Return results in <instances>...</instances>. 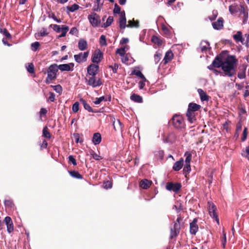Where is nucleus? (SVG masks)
Masks as SVG:
<instances>
[{
    "instance_id": "2f4dec72",
    "label": "nucleus",
    "mask_w": 249,
    "mask_h": 249,
    "mask_svg": "<svg viewBox=\"0 0 249 249\" xmlns=\"http://www.w3.org/2000/svg\"><path fill=\"white\" fill-rule=\"evenodd\" d=\"M132 74L135 75L139 77L140 78H141V79H142V80H143L144 81H146V79L145 76H144V75L139 70H134L132 72Z\"/></svg>"
},
{
    "instance_id": "7ed1b4c3",
    "label": "nucleus",
    "mask_w": 249,
    "mask_h": 249,
    "mask_svg": "<svg viewBox=\"0 0 249 249\" xmlns=\"http://www.w3.org/2000/svg\"><path fill=\"white\" fill-rule=\"evenodd\" d=\"M172 122L173 126L176 128L181 129L185 126L184 119L181 115H174L172 117Z\"/></svg>"
},
{
    "instance_id": "f257e3e1",
    "label": "nucleus",
    "mask_w": 249,
    "mask_h": 249,
    "mask_svg": "<svg viewBox=\"0 0 249 249\" xmlns=\"http://www.w3.org/2000/svg\"><path fill=\"white\" fill-rule=\"evenodd\" d=\"M237 61L235 56L230 55L227 51H223L219 54V68H221L223 75L232 77L235 74Z\"/></svg>"
},
{
    "instance_id": "bb28decb",
    "label": "nucleus",
    "mask_w": 249,
    "mask_h": 249,
    "mask_svg": "<svg viewBox=\"0 0 249 249\" xmlns=\"http://www.w3.org/2000/svg\"><path fill=\"white\" fill-rule=\"evenodd\" d=\"M197 91L200 95V99L202 101L208 100V96L206 94V92H204L202 89H198Z\"/></svg>"
},
{
    "instance_id": "b1692460",
    "label": "nucleus",
    "mask_w": 249,
    "mask_h": 249,
    "mask_svg": "<svg viewBox=\"0 0 249 249\" xmlns=\"http://www.w3.org/2000/svg\"><path fill=\"white\" fill-rule=\"evenodd\" d=\"M151 184V181H149L148 179H144L140 182V187L143 189H147Z\"/></svg>"
},
{
    "instance_id": "4d7b16f0",
    "label": "nucleus",
    "mask_w": 249,
    "mask_h": 249,
    "mask_svg": "<svg viewBox=\"0 0 249 249\" xmlns=\"http://www.w3.org/2000/svg\"><path fill=\"white\" fill-rule=\"evenodd\" d=\"M218 12L216 10H213V15L209 17V18L210 20L213 21L215 20L217 16Z\"/></svg>"
},
{
    "instance_id": "9d476101",
    "label": "nucleus",
    "mask_w": 249,
    "mask_h": 249,
    "mask_svg": "<svg viewBox=\"0 0 249 249\" xmlns=\"http://www.w3.org/2000/svg\"><path fill=\"white\" fill-rule=\"evenodd\" d=\"M74 64L73 63L68 64H60L57 65L58 70L61 71H71L73 70Z\"/></svg>"
},
{
    "instance_id": "13d9d810",
    "label": "nucleus",
    "mask_w": 249,
    "mask_h": 249,
    "mask_svg": "<svg viewBox=\"0 0 249 249\" xmlns=\"http://www.w3.org/2000/svg\"><path fill=\"white\" fill-rule=\"evenodd\" d=\"M116 53H118L120 56H124L125 53V49L123 48L118 49L116 50Z\"/></svg>"
},
{
    "instance_id": "052dcab7",
    "label": "nucleus",
    "mask_w": 249,
    "mask_h": 249,
    "mask_svg": "<svg viewBox=\"0 0 249 249\" xmlns=\"http://www.w3.org/2000/svg\"><path fill=\"white\" fill-rule=\"evenodd\" d=\"M240 14L241 15H243L244 17L245 18V19L248 18V14L246 11V10H245L244 7H243V6L241 7V11H240Z\"/></svg>"
},
{
    "instance_id": "6e6552de",
    "label": "nucleus",
    "mask_w": 249,
    "mask_h": 249,
    "mask_svg": "<svg viewBox=\"0 0 249 249\" xmlns=\"http://www.w3.org/2000/svg\"><path fill=\"white\" fill-rule=\"evenodd\" d=\"M181 188V185L180 183H174L172 182H167L166 185V189L170 191H173L175 193H178Z\"/></svg>"
},
{
    "instance_id": "a211bd4d",
    "label": "nucleus",
    "mask_w": 249,
    "mask_h": 249,
    "mask_svg": "<svg viewBox=\"0 0 249 249\" xmlns=\"http://www.w3.org/2000/svg\"><path fill=\"white\" fill-rule=\"evenodd\" d=\"M184 160L183 158H180L179 160L176 162L173 166V169L175 171H179L183 167Z\"/></svg>"
},
{
    "instance_id": "864d4df0",
    "label": "nucleus",
    "mask_w": 249,
    "mask_h": 249,
    "mask_svg": "<svg viewBox=\"0 0 249 249\" xmlns=\"http://www.w3.org/2000/svg\"><path fill=\"white\" fill-rule=\"evenodd\" d=\"M103 186L104 188L105 189H109L112 187V183L111 181L108 180L104 183Z\"/></svg>"
},
{
    "instance_id": "c9c22d12",
    "label": "nucleus",
    "mask_w": 249,
    "mask_h": 249,
    "mask_svg": "<svg viewBox=\"0 0 249 249\" xmlns=\"http://www.w3.org/2000/svg\"><path fill=\"white\" fill-rule=\"evenodd\" d=\"M151 41L155 44H157L159 46L162 45V41L157 36H154L151 38Z\"/></svg>"
},
{
    "instance_id": "423d86ee",
    "label": "nucleus",
    "mask_w": 249,
    "mask_h": 249,
    "mask_svg": "<svg viewBox=\"0 0 249 249\" xmlns=\"http://www.w3.org/2000/svg\"><path fill=\"white\" fill-rule=\"evenodd\" d=\"M88 18L90 23L94 27L98 26L100 23L101 20L100 17L96 13H92L91 15L88 16Z\"/></svg>"
},
{
    "instance_id": "4468645a",
    "label": "nucleus",
    "mask_w": 249,
    "mask_h": 249,
    "mask_svg": "<svg viewBox=\"0 0 249 249\" xmlns=\"http://www.w3.org/2000/svg\"><path fill=\"white\" fill-rule=\"evenodd\" d=\"M4 222L7 226V230L9 233L12 232L14 230L13 221L9 216H6L4 218Z\"/></svg>"
},
{
    "instance_id": "774afa93",
    "label": "nucleus",
    "mask_w": 249,
    "mask_h": 249,
    "mask_svg": "<svg viewBox=\"0 0 249 249\" xmlns=\"http://www.w3.org/2000/svg\"><path fill=\"white\" fill-rule=\"evenodd\" d=\"M4 204L6 206L9 207H12L13 205V203L12 201L10 200H5L4 201Z\"/></svg>"
},
{
    "instance_id": "9b49d317",
    "label": "nucleus",
    "mask_w": 249,
    "mask_h": 249,
    "mask_svg": "<svg viewBox=\"0 0 249 249\" xmlns=\"http://www.w3.org/2000/svg\"><path fill=\"white\" fill-rule=\"evenodd\" d=\"M99 70V66L95 64H90L88 67L87 71L89 75L91 76L96 75Z\"/></svg>"
},
{
    "instance_id": "4be33fe9",
    "label": "nucleus",
    "mask_w": 249,
    "mask_h": 249,
    "mask_svg": "<svg viewBox=\"0 0 249 249\" xmlns=\"http://www.w3.org/2000/svg\"><path fill=\"white\" fill-rule=\"evenodd\" d=\"M186 116L187 117L188 120L191 123H193L196 121L194 112L188 109L186 112Z\"/></svg>"
},
{
    "instance_id": "c756f323",
    "label": "nucleus",
    "mask_w": 249,
    "mask_h": 249,
    "mask_svg": "<svg viewBox=\"0 0 249 249\" xmlns=\"http://www.w3.org/2000/svg\"><path fill=\"white\" fill-rule=\"evenodd\" d=\"M184 156L185 157V164H190L192 157V153L190 152L187 151L185 153Z\"/></svg>"
},
{
    "instance_id": "ea45409f",
    "label": "nucleus",
    "mask_w": 249,
    "mask_h": 249,
    "mask_svg": "<svg viewBox=\"0 0 249 249\" xmlns=\"http://www.w3.org/2000/svg\"><path fill=\"white\" fill-rule=\"evenodd\" d=\"M79 8V6L76 4H74L71 6H68L67 7V10L71 12H74L76 10H78Z\"/></svg>"
},
{
    "instance_id": "a19ab883",
    "label": "nucleus",
    "mask_w": 249,
    "mask_h": 249,
    "mask_svg": "<svg viewBox=\"0 0 249 249\" xmlns=\"http://www.w3.org/2000/svg\"><path fill=\"white\" fill-rule=\"evenodd\" d=\"M221 246L223 248H225V245L227 242V239H226V233L223 231V235L221 237Z\"/></svg>"
},
{
    "instance_id": "5fc2aeb1",
    "label": "nucleus",
    "mask_w": 249,
    "mask_h": 249,
    "mask_svg": "<svg viewBox=\"0 0 249 249\" xmlns=\"http://www.w3.org/2000/svg\"><path fill=\"white\" fill-rule=\"evenodd\" d=\"M79 105V104L78 102H76L74 104H73L72 107V110L73 112L76 113L78 111Z\"/></svg>"
},
{
    "instance_id": "412c9836",
    "label": "nucleus",
    "mask_w": 249,
    "mask_h": 249,
    "mask_svg": "<svg viewBox=\"0 0 249 249\" xmlns=\"http://www.w3.org/2000/svg\"><path fill=\"white\" fill-rule=\"evenodd\" d=\"M126 19L124 13H121V17L119 19V26L121 29H124L127 25H126Z\"/></svg>"
},
{
    "instance_id": "f3484780",
    "label": "nucleus",
    "mask_w": 249,
    "mask_h": 249,
    "mask_svg": "<svg viewBox=\"0 0 249 249\" xmlns=\"http://www.w3.org/2000/svg\"><path fill=\"white\" fill-rule=\"evenodd\" d=\"M210 48L209 43L207 41H202L200 44V46L198 50L201 52H206Z\"/></svg>"
},
{
    "instance_id": "f8f14e48",
    "label": "nucleus",
    "mask_w": 249,
    "mask_h": 249,
    "mask_svg": "<svg viewBox=\"0 0 249 249\" xmlns=\"http://www.w3.org/2000/svg\"><path fill=\"white\" fill-rule=\"evenodd\" d=\"M180 229V223H175L173 227L171 228V237L173 238L178 235Z\"/></svg>"
},
{
    "instance_id": "2eb2a0df",
    "label": "nucleus",
    "mask_w": 249,
    "mask_h": 249,
    "mask_svg": "<svg viewBox=\"0 0 249 249\" xmlns=\"http://www.w3.org/2000/svg\"><path fill=\"white\" fill-rule=\"evenodd\" d=\"M208 68L210 70L213 71L216 75L218 74V71L215 69L216 68H218V54L215 57L212 64L208 66Z\"/></svg>"
},
{
    "instance_id": "72a5a7b5",
    "label": "nucleus",
    "mask_w": 249,
    "mask_h": 249,
    "mask_svg": "<svg viewBox=\"0 0 249 249\" xmlns=\"http://www.w3.org/2000/svg\"><path fill=\"white\" fill-rule=\"evenodd\" d=\"M113 21V17L112 16H109L107 18L106 22L102 24V27L106 28V27L109 26L111 24V23H112Z\"/></svg>"
},
{
    "instance_id": "de8ad7c7",
    "label": "nucleus",
    "mask_w": 249,
    "mask_h": 249,
    "mask_svg": "<svg viewBox=\"0 0 249 249\" xmlns=\"http://www.w3.org/2000/svg\"><path fill=\"white\" fill-rule=\"evenodd\" d=\"M50 27H52L54 31L57 33H59L61 32V27L60 26L58 25L57 24H51L50 25Z\"/></svg>"
},
{
    "instance_id": "09e8293b",
    "label": "nucleus",
    "mask_w": 249,
    "mask_h": 249,
    "mask_svg": "<svg viewBox=\"0 0 249 249\" xmlns=\"http://www.w3.org/2000/svg\"><path fill=\"white\" fill-rule=\"evenodd\" d=\"M161 54L159 53H156L154 55V62L155 64H157L159 62L161 59Z\"/></svg>"
},
{
    "instance_id": "39448f33",
    "label": "nucleus",
    "mask_w": 249,
    "mask_h": 249,
    "mask_svg": "<svg viewBox=\"0 0 249 249\" xmlns=\"http://www.w3.org/2000/svg\"><path fill=\"white\" fill-rule=\"evenodd\" d=\"M87 84L92 88L100 87L103 84L100 78L97 79L95 75L91 76L88 79H86Z\"/></svg>"
},
{
    "instance_id": "dca6fc26",
    "label": "nucleus",
    "mask_w": 249,
    "mask_h": 249,
    "mask_svg": "<svg viewBox=\"0 0 249 249\" xmlns=\"http://www.w3.org/2000/svg\"><path fill=\"white\" fill-rule=\"evenodd\" d=\"M174 54L171 51H167L164 55V58L162 60V63L164 65H166L167 63L169 62L173 58Z\"/></svg>"
},
{
    "instance_id": "69168bd1",
    "label": "nucleus",
    "mask_w": 249,
    "mask_h": 249,
    "mask_svg": "<svg viewBox=\"0 0 249 249\" xmlns=\"http://www.w3.org/2000/svg\"><path fill=\"white\" fill-rule=\"evenodd\" d=\"M121 11V8L117 3L115 4L113 12L115 14H119Z\"/></svg>"
},
{
    "instance_id": "aec40b11",
    "label": "nucleus",
    "mask_w": 249,
    "mask_h": 249,
    "mask_svg": "<svg viewBox=\"0 0 249 249\" xmlns=\"http://www.w3.org/2000/svg\"><path fill=\"white\" fill-rule=\"evenodd\" d=\"M78 47L80 51L86 50L88 48L87 41L83 38L80 39L78 43Z\"/></svg>"
},
{
    "instance_id": "ddd939ff",
    "label": "nucleus",
    "mask_w": 249,
    "mask_h": 249,
    "mask_svg": "<svg viewBox=\"0 0 249 249\" xmlns=\"http://www.w3.org/2000/svg\"><path fill=\"white\" fill-rule=\"evenodd\" d=\"M197 219L194 218L193 221L190 224V232L191 234L195 235L198 231V227L197 225Z\"/></svg>"
},
{
    "instance_id": "393cba45",
    "label": "nucleus",
    "mask_w": 249,
    "mask_h": 249,
    "mask_svg": "<svg viewBox=\"0 0 249 249\" xmlns=\"http://www.w3.org/2000/svg\"><path fill=\"white\" fill-rule=\"evenodd\" d=\"M80 101L82 103V104L84 106V107L86 110H87L89 112H95V113L97 112V111H94L92 108V107L90 106V105L89 104H88L85 100L81 99L80 100Z\"/></svg>"
},
{
    "instance_id": "680f3d73",
    "label": "nucleus",
    "mask_w": 249,
    "mask_h": 249,
    "mask_svg": "<svg viewBox=\"0 0 249 249\" xmlns=\"http://www.w3.org/2000/svg\"><path fill=\"white\" fill-rule=\"evenodd\" d=\"M240 14L241 15H243L244 17L245 18V19L248 18V14L246 11V10H245L244 7H243V6L241 7V11H240Z\"/></svg>"
},
{
    "instance_id": "338daca9",
    "label": "nucleus",
    "mask_w": 249,
    "mask_h": 249,
    "mask_svg": "<svg viewBox=\"0 0 249 249\" xmlns=\"http://www.w3.org/2000/svg\"><path fill=\"white\" fill-rule=\"evenodd\" d=\"M173 209H175L176 210V211L178 213L182 210V207L181 206V204H179L178 205H174Z\"/></svg>"
},
{
    "instance_id": "e2e57ef3",
    "label": "nucleus",
    "mask_w": 249,
    "mask_h": 249,
    "mask_svg": "<svg viewBox=\"0 0 249 249\" xmlns=\"http://www.w3.org/2000/svg\"><path fill=\"white\" fill-rule=\"evenodd\" d=\"M68 159L69 162H71L73 165H76L77 164L76 160L73 156H69Z\"/></svg>"
},
{
    "instance_id": "f704fd0d",
    "label": "nucleus",
    "mask_w": 249,
    "mask_h": 249,
    "mask_svg": "<svg viewBox=\"0 0 249 249\" xmlns=\"http://www.w3.org/2000/svg\"><path fill=\"white\" fill-rule=\"evenodd\" d=\"M246 68L244 67H243L242 70H240L238 73L237 76L240 79L245 78L246 77Z\"/></svg>"
},
{
    "instance_id": "603ef678",
    "label": "nucleus",
    "mask_w": 249,
    "mask_h": 249,
    "mask_svg": "<svg viewBox=\"0 0 249 249\" xmlns=\"http://www.w3.org/2000/svg\"><path fill=\"white\" fill-rule=\"evenodd\" d=\"M109 67L112 69L113 73H117V70L119 67V65L118 64L114 63L113 65L109 66Z\"/></svg>"
},
{
    "instance_id": "8fccbe9b",
    "label": "nucleus",
    "mask_w": 249,
    "mask_h": 249,
    "mask_svg": "<svg viewBox=\"0 0 249 249\" xmlns=\"http://www.w3.org/2000/svg\"><path fill=\"white\" fill-rule=\"evenodd\" d=\"M39 45H40V44L38 42L36 41L34 43H33L31 44V47H32V50L34 51H36L38 49Z\"/></svg>"
},
{
    "instance_id": "f03ea898",
    "label": "nucleus",
    "mask_w": 249,
    "mask_h": 249,
    "mask_svg": "<svg viewBox=\"0 0 249 249\" xmlns=\"http://www.w3.org/2000/svg\"><path fill=\"white\" fill-rule=\"evenodd\" d=\"M58 68L57 65L53 64L50 66L47 70V77L45 80L47 84H49L52 80L56 78V73L58 71Z\"/></svg>"
},
{
    "instance_id": "e433bc0d",
    "label": "nucleus",
    "mask_w": 249,
    "mask_h": 249,
    "mask_svg": "<svg viewBox=\"0 0 249 249\" xmlns=\"http://www.w3.org/2000/svg\"><path fill=\"white\" fill-rule=\"evenodd\" d=\"M42 136L48 139H50L51 137V134L48 131V128L46 126L44 127L43 129Z\"/></svg>"
},
{
    "instance_id": "49530a36",
    "label": "nucleus",
    "mask_w": 249,
    "mask_h": 249,
    "mask_svg": "<svg viewBox=\"0 0 249 249\" xmlns=\"http://www.w3.org/2000/svg\"><path fill=\"white\" fill-rule=\"evenodd\" d=\"M191 171V166L190 164H185L184 167L183 168V174L186 176Z\"/></svg>"
},
{
    "instance_id": "7c9ffc66",
    "label": "nucleus",
    "mask_w": 249,
    "mask_h": 249,
    "mask_svg": "<svg viewBox=\"0 0 249 249\" xmlns=\"http://www.w3.org/2000/svg\"><path fill=\"white\" fill-rule=\"evenodd\" d=\"M61 29H62L61 30V32H62V33L59 36V37L65 36L67 32L69 31V28L67 25H63L61 26Z\"/></svg>"
},
{
    "instance_id": "1a4fd4ad",
    "label": "nucleus",
    "mask_w": 249,
    "mask_h": 249,
    "mask_svg": "<svg viewBox=\"0 0 249 249\" xmlns=\"http://www.w3.org/2000/svg\"><path fill=\"white\" fill-rule=\"evenodd\" d=\"M103 53L99 49L96 50L92 55V61L93 63H99L103 58Z\"/></svg>"
},
{
    "instance_id": "bf43d9fd",
    "label": "nucleus",
    "mask_w": 249,
    "mask_h": 249,
    "mask_svg": "<svg viewBox=\"0 0 249 249\" xmlns=\"http://www.w3.org/2000/svg\"><path fill=\"white\" fill-rule=\"evenodd\" d=\"M48 100L50 102H54L55 100V94L52 92H49V97H48Z\"/></svg>"
},
{
    "instance_id": "0eeeda50",
    "label": "nucleus",
    "mask_w": 249,
    "mask_h": 249,
    "mask_svg": "<svg viewBox=\"0 0 249 249\" xmlns=\"http://www.w3.org/2000/svg\"><path fill=\"white\" fill-rule=\"evenodd\" d=\"M89 53V51L84 53H79L75 54L74 55V59L75 61L78 63L85 62L87 61Z\"/></svg>"
},
{
    "instance_id": "cd10ccee",
    "label": "nucleus",
    "mask_w": 249,
    "mask_h": 249,
    "mask_svg": "<svg viewBox=\"0 0 249 249\" xmlns=\"http://www.w3.org/2000/svg\"><path fill=\"white\" fill-rule=\"evenodd\" d=\"M130 99L137 103H142V98L141 96L136 94L131 95Z\"/></svg>"
},
{
    "instance_id": "6e6d98bb",
    "label": "nucleus",
    "mask_w": 249,
    "mask_h": 249,
    "mask_svg": "<svg viewBox=\"0 0 249 249\" xmlns=\"http://www.w3.org/2000/svg\"><path fill=\"white\" fill-rule=\"evenodd\" d=\"M105 100V98L104 96H101L99 98H96L95 99V100L93 101V103L95 105H99L103 101Z\"/></svg>"
},
{
    "instance_id": "0e129e2a",
    "label": "nucleus",
    "mask_w": 249,
    "mask_h": 249,
    "mask_svg": "<svg viewBox=\"0 0 249 249\" xmlns=\"http://www.w3.org/2000/svg\"><path fill=\"white\" fill-rule=\"evenodd\" d=\"M248 129L247 127H245L244 129L243 133V136L242 137V141H244L247 139V133H248Z\"/></svg>"
},
{
    "instance_id": "37998d69",
    "label": "nucleus",
    "mask_w": 249,
    "mask_h": 249,
    "mask_svg": "<svg viewBox=\"0 0 249 249\" xmlns=\"http://www.w3.org/2000/svg\"><path fill=\"white\" fill-rule=\"evenodd\" d=\"M90 155L92 157L96 160H99L103 159V157L100 156L99 155L96 154L94 151H92L90 152Z\"/></svg>"
},
{
    "instance_id": "6ab92c4d",
    "label": "nucleus",
    "mask_w": 249,
    "mask_h": 249,
    "mask_svg": "<svg viewBox=\"0 0 249 249\" xmlns=\"http://www.w3.org/2000/svg\"><path fill=\"white\" fill-rule=\"evenodd\" d=\"M233 38L236 43L240 42L242 44H244L245 39L243 37L241 31H238L236 34L234 35Z\"/></svg>"
},
{
    "instance_id": "a878e982",
    "label": "nucleus",
    "mask_w": 249,
    "mask_h": 249,
    "mask_svg": "<svg viewBox=\"0 0 249 249\" xmlns=\"http://www.w3.org/2000/svg\"><path fill=\"white\" fill-rule=\"evenodd\" d=\"M200 107V106L199 105H197L196 103H191L189 104L188 109L193 112H195L196 111L198 110Z\"/></svg>"
},
{
    "instance_id": "79ce46f5",
    "label": "nucleus",
    "mask_w": 249,
    "mask_h": 249,
    "mask_svg": "<svg viewBox=\"0 0 249 249\" xmlns=\"http://www.w3.org/2000/svg\"><path fill=\"white\" fill-rule=\"evenodd\" d=\"M51 87H52L54 90H55L56 92L59 94H61L62 92V88L60 85H57L56 86L51 85Z\"/></svg>"
},
{
    "instance_id": "3c124183",
    "label": "nucleus",
    "mask_w": 249,
    "mask_h": 249,
    "mask_svg": "<svg viewBox=\"0 0 249 249\" xmlns=\"http://www.w3.org/2000/svg\"><path fill=\"white\" fill-rule=\"evenodd\" d=\"M47 29L45 28H42L39 32V34L41 36H44L48 35Z\"/></svg>"
},
{
    "instance_id": "20e7f679",
    "label": "nucleus",
    "mask_w": 249,
    "mask_h": 249,
    "mask_svg": "<svg viewBox=\"0 0 249 249\" xmlns=\"http://www.w3.org/2000/svg\"><path fill=\"white\" fill-rule=\"evenodd\" d=\"M209 213L212 217L218 223V215L217 213L216 206L213 202H208Z\"/></svg>"
},
{
    "instance_id": "4c0bfd02",
    "label": "nucleus",
    "mask_w": 249,
    "mask_h": 249,
    "mask_svg": "<svg viewBox=\"0 0 249 249\" xmlns=\"http://www.w3.org/2000/svg\"><path fill=\"white\" fill-rule=\"evenodd\" d=\"M27 71L30 73H34L35 71L34 66L33 63H29L26 66Z\"/></svg>"
},
{
    "instance_id": "a18cd8bd",
    "label": "nucleus",
    "mask_w": 249,
    "mask_h": 249,
    "mask_svg": "<svg viewBox=\"0 0 249 249\" xmlns=\"http://www.w3.org/2000/svg\"><path fill=\"white\" fill-rule=\"evenodd\" d=\"M0 33H2L3 35H4L6 37L9 39H11L12 36L8 32L6 29L4 28L2 29L0 28Z\"/></svg>"
},
{
    "instance_id": "5701e85b",
    "label": "nucleus",
    "mask_w": 249,
    "mask_h": 249,
    "mask_svg": "<svg viewBox=\"0 0 249 249\" xmlns=\"http://www.w3.org/2000/svg\"><path fill=\"white\" fill-rule=\"evenodd\" d=\"M101 142V136L99 133L94 134L92 138V142L95 145L99 144Z\"/></svg>"
},
{
    "instance_id": "473e14b6",
    "label": "nucleus",
    "mask_w": 249,
    "mask_h": 249,
    "mask_svg": "<svg viewBox=\"0 0 249 249\" xmlns=\"http://www.w3.org/2000/svg\"><path fill=\"white\" fill-rule=\"evenodd\" d=\"M139 26V22L138 20L134 21V20H129L128 21V24L127 25V27H136L138 28Z\"/></svg>"
},
{
    "instance_id": "c03bdc74",
    "label": "nucleus",
    "mask_w": 249,
    "mask_h": 249,
    "mask_svg": "<svg viewBox=\"0 0 249 249\" xmlns=\"http://www.w3.org/2000/svg\"><path fill=\"white\" fill-rule=\"evenodd\" d=\"M100 44L102 46H106L107 45L106 36L104 35H101L100 37Z\"/></svg>"
},
{
    "instance_id": "58836bf2",
    "label": "nucleus",
    "mask_w": 249,
    "mask_h": 249,
    "mask_svg": "<svg viewBox=\"0 0 249 249\" xmlns=\"http://www.w3.org/2000/svg\"><path fill=\"white\" fill-rule=\"evenodd\" d=\"M239 8L237 5H230L229 6V11L231 14L236 13L238 11Z\"/></svg>"
},
{
    "instance_id": "c85d7f7f",
    "label": "nucleus",
    "mask_w": 249,
    "mask_h": 249,
    "mask_svg": "<svg viewBox=\"0 0 249 249\" xmlns=\"http://www.w3.org/2000/svg\"><path fill=\"white\" fill-rule=\"evenodd\" d=\"M69 173L70 175L73 178H76L77 179H82V176L79 174V173L77 171H69Z\"/></svg>"
}]
</instances>
